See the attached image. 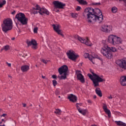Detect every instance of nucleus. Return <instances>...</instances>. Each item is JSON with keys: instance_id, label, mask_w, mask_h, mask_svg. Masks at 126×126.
<instances>
[{"instance_id": "45", "label": "nucleus", "mask_w": 126, "mask_h": 126, "mask_svg": "<svg viewBox=\"0 0 126 126\" xmlns=\"http://www.w3.org/2000/svg\"><path fill=\"white\" fill-rule=\"evenodd\" d=\"M125 2V5L126 6V0H122Z\"/></svg>"}, {"instance_id": "26", "label": "nucleus", "mask_w": 126, "mask_h": 126, "mask_svg": "<svg viewBox=\"0 0 126 126\" xmlns=\"http://www.w3.org/2000/svg\"><path fill=\"white\" fill-rule=\"evenodd\" d=\"M91 59L92 60V62H93V60L94 59H100V57H98V56L97 54H94V53H93L91 55Z\"/></svg>"}, {"instance_id": "4", "label": "nucleus", "mask_w": 126, "mask_h": 126, "mask_svg": "<svg viewBox=\"0 0 126 126\" xmlns=\"http://www.w3.org/2000/svg\"><path fill=\"white\" fill-rule=\"evenodd\" d=\"M2 30L3 32H6L12 29V20L10 19H7L3 21L1 25Z\"/></svg>"}, {"instance_id": "13", "label": "nucleus", "mask_w": 126, "mask_h": 126, "mask_svg": "<svg viewBox=\"0 0 126 126\" xmlns=\"http://www.w3.org/2000/svg\"><path fill=\"white\" fill-rule=\"evenodd\" d=\"M54 31L55 32H57V34L58 35H61V36H62V37H63V32L62 30H61V26L58 24H53L52 25Z\"/></svg>"}, {"instance_id": "35", "label": "nucleus", "mask_w": 126, "mask_h": 126, "mask_svg": "<svg viewBox=\"0 0 126 126\" xmlns=\"http://www.w3.org/2000/svg\"><path fill=\"white\" fill-rule=\"evenodd\" d=\"M41 61V62H43V63H45V64L48 63V61H46L44 59H42Z\"/></svg>"}, {"instance_id": "30", "label": "nucleus", "mask_w": 126, "mask_h": 126, "mask_svg": "<svg viewBox=\"0 0 126 126\" xmlns=\"http://www.w3.org/2000/svg\"><path fill=\"white\" fill-rule=\"evenodd\" d=\"M54 113L57 115H61V114H62V110L60 109H56Z\"/></svg>"}, {"instance_id": "21", "label": "nucleus", "mask_w": 126, "mask_h": 126, "mask_svg": "<svg viewBox=\"0 0 126 126\" xmlns=\"http://www.w3.org/2000/svg\"><path fill=\"white\" fill-rule=\"evenodd\" d=\"M120 83L123 86H126V76H123L120 78Z\"/></svg>"}, {"instance_id": "53", "label": "nucleus", "mask_w": 126, "mask_h": 126, "mask_svg": "<svg viewBox=\"0 0 126 126\" xmlns=\"http://www.w3.org/2000/svg\"><path fill=\"white\" fill-rule=\"evenodd\" d=\"M8 77H10V78H12L11 76L8 75Z\"/></svg>"}, {"instance_id": "11", "label": "nucleus", "mask_w": 126, "mask_h": 126, "mask_svg": "<svg viewBox=\"0 0 126 126\" xmlns=\"http://www.w3.org/2000/svg\"><path fill=\"white\" fill-rule=\"evenodd\" d=\"M66 54L68 59L72 61H75L77 59V57H78V55H76L75 52L72 50L67 51Z\"/></svg>"}, {"instance_id": "34", "label": "nucleus", "mask_w": 126, "mask_h": 126, "mask_svg": "<svg viewBox=\"0 0 126 126\" xmlns=\"http://www.w3.org/2000/svg\"><path fill=\"white\" fill-rule=\"evenodd\" d=\"M57 83H58L57 82V81H56V80H54L53 81V84L54 86H56V85H57Z\"/></svg>"}, {"instance_id": "20", "label": "nucleus", "mask_w": 126, "mask_h": 126, "mask_svg": "<svg viewBox=\"0 0 126 126\" xmlns=\"http://www.w3.org/2000/svg\"><path fill=\"white\" fill-rule=\"evenodd\" d=\"M76 107L79 113L82 114V115H83V116H85V115L87 114V110L84 109H81L80 107H79L78 105H77Z\"/></svg>"}, {"instance_id": "16", "label": "nucleus", "mask_w": 126, "mask_h": 126, "mask_svg": "<svg viewBox=\"0 0 126 126\" xmlns=\"http://www.w3.org/2000/svg\"><path fill=\"white\" fill-rule=\"evenodd\" d=\"M76 74L78 79H79L82 83H84V76L81 74V72H80V71H76Z\"/></svg>"}, {"instance_id": "23", "label": "nucleus", "mask_w": 126, "mask_h": 126, "mask_svg": "<svg viewBox=\"0 0 126 126\" xmlns=\"http://www.w3.org/2000/svg\"><path fill=\"white\" fill-rule=\"evenodd\" d=\"M21 70L23 72H25V71H28V70H29V66L27 65L22 66L21 67Z\"/></svg>"}, {"instance_id": "19", "label": "nucleus", "mask_w": 126, "mask_h": 126, "mask_svg": "<svg viewBox=\"0 0 126 126\" xmlns=\"http://www.w3.org/2000/svg\"><path fill=\"white\" fill-rule=\"evenodd\" d=\"M103 109L104 112L108 115V117H111V111L107 108V105L103 103Z\"/></svg>"}, {"instance_id": "56", "label": "nucleus", "mask_w": 126, "mask_h": 126, "mask_svg": "<svg viewBox=\"0 0 126 126\" xmlns=\"http://www.w3.org/2000/svg\"><path fill=\"white\" fill-rule=\"evenodd\" d=\"M2 124V122H0V124Z\"/></svg>"}, {"instance_id": "58", "label": "nucleus", "mask_w": 126, "mask_h": 126, "mask_svg": "<svg viewBox=\"0 0 126 126\" xmlns=\"http://www.w3.org/2000/svg\"><path fill=\"white\" fill-rule=\"evenodd\" d=\"M37 65H36V67H37Z\"/></svg>"}, {"instance_id": "28", "label": "nucleus", "mask_w": 126, "mask_h": 126, "mask_svg": "<svg viewBox=\"0 0 126 126\" xmlns=\"http://www.w3.org/2000/svg\"><path fill=\"white\" fill-rule=\"evenodd\" d=\"M115 123L117 126H126V123H124L123 122H122L121 121H115Z\"/></svg>"}, {"instance_id": "10", "label": "nucleus", "mask_w": 126, "mask_h": 126, "mask_svg": "<svg viewBox=\"0 0 126 126\" xmlns=\"http://www.w3.org/2000/svg\"><path fill=\"white\" fill-rule=\"evenodd\" d=\"M116 63L120 67L123 68V69H126V58L117 60Z\"/></svg>"}, {"instance_id": "7", "label": "nucleus", "mask_w": 126, "mask_h": 126, "mask_svg": "<svg viewBox=\"0 0 126 126\" xmlns=\"http://www.w3.org/2000/svg\"><path fill=\"white\" fill-rule=\"evenodd\" d=\"M68 70V67L66 65H64L60 67L58 71L60 75L63 73V75L61 76H58L60 79H66V76L67 75V71Z\"/></svg>"}, {"instance_id": "55", "label": "nucleus", "mask_w": 126, "mask_h": 126, "mask_svg": "<svg viewBox=\"0 0 126 126\" xmlns=\"http://www.w3.org/2000/svg\"><path fill=\"white\" fill-rule=\"evenodd\" d=\"M92 126H96V125H92Z\"/></svg>"}, {"instance_id": "37", "label": "nucleus", "mask_w": 126, "mask_h": 126, "mask_svg": "<svg viewBox=\"0 0 126 126\" xmlns=\"http://www.w3.org/2000/svg\"><path fill=\"white\" fill-rule=\"evenodd\" d=\"M37 31H38V28L37 27L34 28L33 29L34 33H37Z\"/></svg>"}, {"instance_id": "24", "label": "nucleus", "mask_w": 126, "mask_h": 126, "mask_svg": "<svg viewBox=\"0 0 126 126\" xmlns=\"http://www.w3.org/2000/svg\"><path fill=\"white\" fill-rule=\"evenodd\" d=\"M84 57L85 58V59H89L93 63H94V62L92 61V59H91V55L90 56L89 53H85L84 55Z\"/></svg>"}, {"instance_id": "38", "label": "nucleus", "mask_w": 126, "mask_h": 126, "mask_svg": "<svg viewBox=\"0 0 126 126\" xmlns=\"http://www.w3.org/2000/svg\"><path fill=\"white\" fill-rule=\"evenodd\" d=\"M80 9H81V7L80 6H77V8H76V10L77 11H79V10H80Z\"/></svg>"}, {"instance_id": "52", "label": "nucleus", "mask_w": 126, "mask_h": 126, "mask_svg": "<svg viewBox=\"0 0 126 126\" xmlns=\"http://www.w3.org/2000/svg\"><path fill=\"white\" fill-rule=\"evenodd\" d=\"M2 122H4V123H5V121L4 119H2Z\"/></svg>"}, {"instance_id": "22", "label": "nucleus", "mask_w": 126, "mask_h": 126, "mask_svg": "<svg viewBox=\"0 0 126 126\" xmlns=\"http://www.w3.org/2000/svg\"><path fill=\"white\" fill-rule=\"evenodd\" d=\"M38 10V11L40 10V6L36 5L35 7L32 10V13H33V14H37Z\"/></svg>"}, {"instance_id": "2", "label": "nucleus", "mask_w": 126, "mask_h": 126, "mask_svg": "<svg viewBox=\"0 0 126 126\" xmlns=\"http://www.w3.org/2000/svg\"><path fill=\"white\" fill-rule=\"evenodd\" d=\"M110 51H111V52H117L118 49L114 47H109V46H106V47L102 48L100 52L102 55L106 57L107 59H112V58H113V55Z\"/></svg>"}, {"instance_id": "15", "label": "nucleus", "mask_w": 126, "mask_h": 126, "mask_svg": "<svg viewBox=\"0 0 126 126\" xmlns=\"http://www.w3.org/2000/svg\"><path fill=\"white\" fill-rule=\"evenodd\" d=\"M101 31L109 33L112 31V26L108 25H103L101 27Z\"/></svg>"}, {"instance_id": "31", "label": "nucleus", "mask_w": 126, "mask_h": 126, "mask_svg": "<svg viewBox=\"0 0 126 126\" xmlns=\"http://www.w3.org/2000/svg\"><path fill=\"white\" fill-rule=\"evenodd\" d=\"M71 16L73 18H75V17H77V16H78V14L76 13H71Z\"/></svg>"}, {"instance_id": "36", "label": "nucleus", "mask_w": 126, "mask_h": 126, "mask_svg": "<svg viewBox=\"0 0 126 126\" xmlns=\"http://www.w3.org/2000/svg\"><path fill=\"white\" fill-rule=\"evenodd\" d=\"M93 5H98L101 4L100 2H94L93 3Z\"/></svg>"}, {"instance_id": "3", "label": "nucleus", "mask_w": 126, "mask_h": 126, "mask_svg": "<svg viewBox=\"0 0 126 126\" xmlns=\"http://www.w3.org/2000/svg\"><path fill=\"white\" fill-rule=\"evenodd\" d=\"M92 73L93 75L91 74H88V76L90 78V79L92 80L94 87L99 86V82H103V81H105V80L102 79V78L100 77L94 72H92Z\"/></svg>"}, {"instance_id": "32", "label": "nucleus", "mask_w": 126, "mask_h": 126, "mask_svg": "<svg viewBox=\"0 0 126 126\" xmlns=\"http://www.w3.org/2000/svg\"><path fill=\"white\" fill-rule=\"evenodd\" d=\"M117 11H118V8H117L116 7H113L112 8V12L113 13H116V12H117Z\"/></svg>"}, {"instance_id": "42", "label": "nucleus", "mask_w": 126, "mask_h": 126, "mask_svg": "<svg viewBox=\"0 0 126 126\" xmlns=\"http://www.w3.org/2000/svg\"><path fill=\"white\" fill-rule=\"evenodd\" d=\"M88 102H89V104H92V101L91 100H88Z\"/></svg>"}, {"instance_id": "49", "label": "nucleus", "mask_w": 126, "mask_h": 126, "mask_svg": "<svg viewBox=\"0 0 126 126\" xmlns=\"http://www.w3.org/2000/svg\"><path fill=\"white\" fill-rule=\"evenodd\" d=\"M11 40H12V41H14V40H15V37H13V38H11Z\"/></svg>"}, {"instance_id": "1", "label": "nucleus", "mask_w": 126, "mask_h": 126, "mask_svg": "<svg viewBox=\"0 0 126 126\" xmlns=\"http://www.w3.org/2000/svg\"><path fill=\"white\" fill-rule=\"evenodd\" d=\"M83 14L84 16H87L88 22L89 24L96 21L98 23H102L103 21V14L99 8L94 9L92 7L86 8Z\"/></svg>"}, {"instance_id": "51", "label": "nucleus", "mask_w": 126, "mask_h": 126, "mask_svg": "<svg viewBox=\"0 0 126 126\" xmlns=\"http://www.w3.org/2000/svg\"><path fill=\"white\" fill-rule=\"evenodd\" d=\"M94 99H96V98H97V96L96 95H94Z\"/></svg>"}, {"instance_id": "33", "label": "nucleus", "mask_w": 126, "mask_h": 126, "mask_svg": "<svg viewBox=\"0 0 126 126\" xmlns=\"http://www.w3.org/2000/svg\"><path fill=\"white\" fill-rule=\"evenodd\" d=\"M5 3H6V1L5 0H3L2 3H0V7H2V5H4Z\"/></svg>"}, {"instance_id": "54", "label": "nucleus", "mask_w": 126, "mask_h": 126, "mask_svg": "<svg viewBox=\"0 0 126 126\" xmlns=\"http://www.w3.org/2000/svg\"><path fill=\"white\" fill-rule=\"evenodd\" d=\"M0 126H5V125H4V124H3V125H0Z\"/></svg>"}, {"instance_id": "29", "label": "nucleus", "mask_w": 126, "mask_h": 126, "mask_svg": "<svg viewBox=\"0 0 126 126\" xmlns=\"http://www.w3.org/2000/svg\"><path fill=\"white\" fill-rule=\"evenodd\" d=\"M10 47H9V45H5L1 49V50L3 51V50L4 51H8V50H9Z\"/></svg>"}, {"instance_id": "18", "label": "nucleus", "mask_w": 126, "mask_h": 126, "mask_svg": "<svg viewBox=\"0 0 126 126\" xmlns=\"http://www.w3.org/2000/svg\"><path fill=\"white\" fill-rule=\"evenodd\" d=\"M68 99H69V101H70L71 102H73V103L77 101V97H76V96L72 94L68 95Z\"/></svg>"}, {"instance_id": "6", "label": "nucleus", "mask_w": 126, "mask_h": 126, "mask_svg": "<svg viewBox=\"0 0 126 126\" xmlns=\"http://www.w3.org/2000/svg\"><path fill=\"white\" fill-rule=\"evenodd\" d=\"M108 42L114 46H118L120 45V44H122L123 40L121 37L117 35H110L108 37Z\"/></svg>"}, {"instance_id": "8", "label": "nucleus", "mask_w": 126, "mask_h": 126, "mask_svg": "<svg viewBox=\"0 0 126 126\" xmlns=\"http://www.w3.org/2000/svg\"><path fill=\"white\" fill-rule=\"evenodd\" d=\"M15 19H17L23 25H26L28 21V19L26 18L25 15L22 13L17 14L15 16Z\"/></svg>"}, {"instance_id": "14", "label": "nucleus", "mask_w": 126, "mask_h": 126, "mask_svg": "<svg viewBox=\"0 0 126 126\" xmlns=\"http://www.w3.org/2000/svg\"><path fill=\"white\" fill-rule=\"evenodd\" d=\"M53 4L56 8H63V7L65 6V4L59 1H54Z\"/></svg>"}, {"instance_id": "43", "label": "nucleus", "mask_w": 126, "mask_h": 126, "mask_svg": "<svg viewBox=\"0 0 126 126\" xmlns=\"http://www.w3.org/2000/svg\"><path fill=\"white\" fill-rule=\"evenodd\" d=\"M55 94H56V95H59V91H56L55 92Z\"/></svg>"}, {"instance_id": "25", "label": "nucleus", "mask_w": 126, "mask_h": 126, "mask_svg": "<svg viewBox=\"0 0 126 126\" xmlns=\"http://www.w3.org/2000/svg\"><path fill=\"white\" fill-rule=\"evenodd\" d=\"M95 93L98 95V96L99 97H102V92H101V90H100V88H96L95 89Z\"/></svg>"}, {"instance_id": "5", "label": "nucleus", "mask_w": 126, "mask_h": 126, "mask_svg": "<svg viewBox=\"0 0 126 126\" xmlns=\"http://www.w3.org/2000/svg\"><path fill=\"white\" fill-rule=\"evenodd\" d=\"M2 30L3 32H6L12 29V20L10 19H7L3 21L1 25Z\"/></svg>"}, {"instance_id": "57", "label": "nucleus", "mask_w": 126, "mask_h": 126, "mask_svg": "<svg viewBox=\"0 0 126 126\" xmlns=\"http://www.w3.org/2000/svg\"><path fill=\"white\" fill-rule=\"evenodd\" d=\"M58 97H59V98H61V96H59Z\"/></svg>"}, {"instance_id": "47", "label": "nucleus", "mask_w": 126, "mask_h": 126, "mask_svg": "<svg viewBox=\"0 0 126 126\" xmlns=\"http://www.w3.org/2000/svg\"><path fill=\"white\" fill-rule=\"evenodd\" d=\"M23 107H24V108H25L26 107V104L23 103Z\"/></svg>"}, {"instance_id": "17", "label": "nucleus", "mask_w": 126, "mask_h": 126, "mask_svg": "<svg viewBox=\"0 0 126 126\" xmlns=\"http://www.w3.org/2000/svg\"><path fill=\"white\" fill-rule=\"evenodd\" d=\"M38 13L41 14V15H43L44 14H47V15H49V14H50L49 11H48V10L45 8H39Z\"/></svg>"}, {"instance_id": "27", "label": "nucleus", "mask_w": 126, "mask_h": 126, "mask_svg": "<svg viewBox=\"0 0 126 126\" xmlns=\"http://www.w3.org/2000/svg\"><path fill=\"white\" fill-rule=\"evenodd\" d=\"M77 2H79L80 4H82L83 5H86L87 4V1L84 0H76Z\"/></svg>"}, {"instance_id": "40", "label": "nucleus", "mask_w": 126, "mask_h": 126, "mask_svg": "<svg viewBox=\"0 0 126 126\" xmlns=\"http://www.w3.org/2000/svg\"><path fill=\"white\" fill-rule=\"evenodd\" d=\"M52 78H53L54 79H56V78H57V76L56 75H53Z\"/></svg>"}, {"instance_id": "41", "label": "nucleus", "mask_w": 126, "mask_h": 126, "mask_svg": "<svg viewBox=\"0 0 126 126\" xmlns=\"http://www.w3.org/2000/svg\"><path fill=\"white\" fill-rule=\"evenodd\" d=\"M108 99H113V96H112V95H110L109 96H108Z\"/></svg>"}, {"instance_id": "39", "label": "nucleus", "mask_w": 126, "mask_h": 126, "mask_svg": "<svg viewBox=\"0 0 126 126\" xmlns=\"http://www.w3.org/2000/svg\"><path fill=\"white\" fill-rule=\"evenodd\" d=\"M6 64H7L8 66H9V67H10V66H11V63H8V62H6Z\"/></svg>"}, {"instance_id": "9", "label": "nucleus", "mask_w": 126, "mask_h": 126, "mask_svg": "<svg viewBox=\"0 0 126 126\" xmlns=\"http://www.w3.org/2000/svg\"><path fill=\"white\" fill-rule=\"evenodd\" d=\"M74 38L80 41L81 43L85 44V45H87V46H92V43H91V42H90V40H89L88 38L84 39L77 35H75Z\"/></svg>"}, {"instance_id": "44", "label": "nucleus", "mask_w": 126, "mask_h": 126, "mask_svg": "<svg viewBox=\"0 0 126 126\" xmlns=\"http://www.w3.org/2000/svg\"><path fill=\"white\" fill-rule=\"evenodd\" d=\"M5 116H6V114H3L1 117H5Z\"/></svg>"}, {"instance_id": "46", "label": "nucleus", "mask_w": 126, "mask_h": 126, "mask_svg": "<svg viewBox=\"0 0 126 126\" xmlns=\"http://www.w3.org/2000/svg\"><path fill=\"white\" fill-rule=\"evenodd\" d=\"M118 49L119 50H124V49L122 48V47L121 46H120L119 47H118Z\"/></svg>"}, {"instance_id": "12", "label": "nucleus", "mask_w": 126, "mask_h": 126, "mask_svg": "<svg viewBox=\"0 0 126 126\" xmlns=\"http://www.w3.org/2000/svg\"><path fill=\"white\" fill-rule=\"evenodd\" d=\"M26 43L28 47H30V46H32V49L33 50H36L37 49V42H36V40L32 39L31 41H30L29 40L27 39Z\"/></svg>"}, {"instance_id": "48", "label": "nucleus", "mask_w": 126, "mask_h": 126, "mask_svg": "<svg viewBox=\"0 0 126 126\" xmlns=\"http://www.w3.org/2000/svg\"><path fill=\"white\" fill-rule=\"evenodd\" d=\"M12 14H15V11H14L11 13Z\"/></svg>"}, {"instance_id": "50", "label": "nucleus", "mask_w": 126, "mask_h": 126, "mask_svg": "<svg viewBox=\"0 0 126 126\" xmlns=\"http://www.w3.org/2000/svg\"><path fill=\"white\" fill-rule=\"evenodd\" d=\"M42 78H43L44 79H45V78H46V76H42Z\"/></svg>"}]
</instances>
